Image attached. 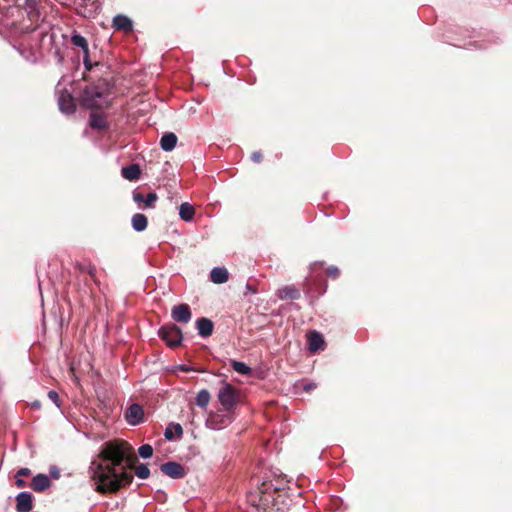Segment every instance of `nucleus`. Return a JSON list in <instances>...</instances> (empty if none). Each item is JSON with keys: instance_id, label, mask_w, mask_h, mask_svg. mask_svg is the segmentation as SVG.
<instances>
[{"instance_id": "nucleus-20", "label": "nucleus", "mask_w": 512, "mask_h": 512, "mask_svg": "<svg viewBox=\"0 0 512 512\" xmlns=\"http://www.w3.org/2000/svg\"><path fill=\"white\" fill-rule=\"evenodd\" d=\"M183 434V429L180 424H170L165 429L164 436L167 440H173L175 436L181 437Z\"/></svg>"}, {"instance_id": "nucleus-35", "label": "nucleus", "mask_w": 512, "mask_h": 512, "mask_svg": "<svg viewBox=\"0 0 512 512\" xmlns=\"http://www.w3.org/2000/svg\"><path fill=\"white\" fill-rule=\"evenodd\" d=\"M51 474L55 477V478H58L59 477V472L55 469L51 470Z\"/></svg>"}, {"instance_id": "nucleus-1", "label": "nucleus", "mask_w": 512, "mask_h": 512, "mask_svg": "<svg viewBox=\"0 0 512 512\" xmlns=\"http://www.w3.org/2000/svg\"><path fill=\"white\" fill-rule=\"evenodd\" d=\"M137 461L134 448L127 441L114 439L105 442L89 467L95 490L100 493H114L129 485L133 480V469L140 479L148 478V466H135Z\"/></svg>"}, {"instance_id": "nucleus-33", "label": "nucleus", "mask_w": 512, "mask_h": 512, "mask_svg": "<svg viewBox=\"0 0 512 512\" xmlns=\"http://www.w3.org/2000/svg\"><path fill=\"white\" fill-rule=\"evenodd\" d=\"M177 370H180V371H183V372H188V371H190V368H188L185 365H180V366L177 367Z\"/></svg>"}, {"instance_id": "nucleus-18", "label": "nucleus", "mask_w": 512, "mask_h": 512, "mask_svg": "<svg viewBox=\"0 0 512 512\" xmlns=\"http://www.w3.org/2000/svg\"><path fill=\"white\" fill-rule=\"evenodd\" d=\"M141 170L138 165L132 164L122 168V176L130 181L137 180L140 177Z\"/></svg>"}, {"instance_id": "nucleus-27", "label": "nucleus", "mask_w": 512, "mask_h": 512, "mask_svg": "<svg viewBox=\"0 0 512 512\" xmlns=\"http://www.w3.org/2000/svg\"><path fill=\"white\" fill-rule=\"evenodd\" d=\"M138 453H139L140 457L147 459L153 455V448L149 444H144L139 447Z\"/></svg>"}, {"instance_id": "nucleus-3", "label": "nucleus", "mask_w": 512, "mask_h": 512, "mask_svg": "<svg viewBox=\"0 0 512 512\" xmlns=\"http://www.w3.org/2000/svg\"><path fill=\"white\" fill-rule=\"evenodd\" d=\"M233 420L231 411H225L223 409L212 412L206 419V426L213 430H221L227 427Z\"/></svg>"}, {"instance_id": "nucleus-17", "label": "nucleus", "mask_w": 512, "mask_h": 512, "mask_svg": "<svg viewBox=\"0 0 512 512\" xmlns=\"http://www.w3.org/2000/svg\"><path fill=\"white\" fill-rule=\"evenodd\" d=\"M177 143V136L174 133H165L161 140L160 145L164 151H171L175 148Z\"/></svg>"}, {"instance_id": "nucleus-6", "label": "nucleus", "mask_w": 512, "mask_h": 512, "mask_svg": "<svg viewBox=\"0 0 512 512\" xmlns=\"http://www.w3.org/2000/svg\"><path fill=\"white\" fill-rule=\"evenodd\" d=\"M126 421L133 426H136L143 422L144 411L139 404L130 405L125 412Z\"/></svg>"}, {"instance_id": "nucleus-21", "label": "nucleus", "mask_w": 512, "mask_h": 512, "mask_svg": "<svg viewBox=\"0 0 512 512\" xmlns=\"http://www.w3.org/2000/svg\"><path fill=\"white\" fill-rule=\"evenodd\" d=\"M71 41L75 46H78L83 50V52L85 54L84 61H85V63H87V57H88V52H89L87 40L79 34H74L71 37Z\"/></svg>"}, {"instance_id": "nucleus-24", "label": "nucleus", "mask_w": 512, "mask_h": 512, "mask_svg": "<svg viewBox=\"0 0 512 512\" xmlns=\"http://www.w3.org/2000/svg\"><path fill=\"white\" fill-rule=\"evenodd\" d=\"M210 398V393L206 389H203L198 392L195 401L199 407L206 408L209 404Z\"/></svg>"}, {"instance_id": "nucleus-25", "label": "nucleus", "mask_w": 512, "mask_h": 512, "mask_svg": "<svg viewBox=\"0 0 512 512\" xmlns=\"http://www.w3.org/2000/svg\"><path fill=\"white\" fill-rule=\"evenodd\" d=\"M90 125L93 128L103 129L106 126L105 118L99 114H92L90 119Z\"/></svg>"}, {"instance_id": "nucleus-11", "label": "nucleus", "mask_w": 512, "mask_h": 512, "mask_svg": "<svg viewBox=\"0 0 512 512\" xmlns=\"http://www.w3.org/2000/svg\"><path fill=\"white\" fill-rule=\"evenodd\" d=\"M113 26L115 29L126 33L131 32L133 29L132 21L127 16L121 14L114 17Z\"/></svg>"}, {"instance_id": "nucleus-12", "label": "nucleus", "mask_w": 512, "mask_h": 512, "mask_svg": "<svg viewBox=\"0 0 512 512\" xmlns=\"http://www.w3.org/2000/svg\"><path fill=\"white\" fill-rule=\"evenodd\" d=\"M229 274L226 268L216 267L210 273V279L215 284H222L228 280Z\"/></svg>"}, {"instance_id": "nucleus-29", "label": "nucleus", "mask_w": 512, "mask_h": 512, "mask_svg": "<svg viewBox=\"0 0 512 512\" xmlns=\"http://www.w3.org/2000/svg\"><path fill=\"white\" fill-rule=\"evenodd\" d=\"M251 158H252V160H253L254 162H257V163H258V162H260V161H261V159H262V154H261L260 152H254V153L252 154Z\"/></svg>"}, {"instance_id": "nucleus-31", "label": "nucleus", "mask_w": 512, "mask_h": 512, "mask_svg": "<svg viewBox=\"0 0 512 512\" xmlns=\"http://www.w3.org/2000/svg\"><path fill=\"white\" fill-rule=\"evenodd\" d=\"M328 273L332 276H337L338 275V269L336 267H332V268H329L328 269Z\"/></svg>"}, {"instance_id": "nucleus-9", "label": "nucleus", "mask_w": 512, "mask_h": 512, "mask_svg": "<svg viewBox=\"0 0 512 512\" xmlns=\"http://www.w3.org/2000/svg\"><path fill=\"white\" fill-rule=\"evenodd\" d=\"M16 509L18 512H30L32 510V496L27 492L18 494Z\"/></svg>"}, {"instance_id": "nucleus-5", "label": "nucleus", "mask_w": 512, "mask_h": 512, "mask_svg": "<svg viewBox=\"0 0 512 512\" xmlns=\"http://www.w3.org/2000/svg\"><path fill=\"white\" fill-rule=\"evenodd\" d=\"M263 487H265L264 490H259L260 495L259 497L255 493L249 494V501L252 505L261 508L263 510H266L271 503V500H273L271 493L268 492V487H266V483L262 484Z\"/></svg>"}, {"instance_id": "nucleus-4", "label": "nucleus", "mask_w": 512, "mask_h": 512, "mask_svg": "<svg viewBox=\"0 0 512 512\" xmlns=\"http://www.w3.org/2000/svg\"><path fill=\"white\" fill-rule=\"evenodd\" d=\"M159 336L170 347H175V346L179 345L182 341V332L174 324L163 326L159 330Z\"/></svg>"}, {"instance_id": "nucleus-34", "label": "nucleus", "mask_w": 512, "mask_h": 512, "mask_svg": "<svg viewBox=\"0 0 512 512\" xmlns=\"http://www.w3.org/2000/svg\"><path fill=\"white\" fill-rule=\"evenodd\" d=\"M88 273H89L92 277H94V274H95V268H94V267H89V269H88Z\"/></svg>"}, {"instance_id": "nucleus-7", "label": "nucleus", "mask_w": 512, "mask_h": 512, "mask_svg": "<svg viewBox=\"0 0 512 512\" xmlns=\"http://www.w3.org/2000/svg\"><path fill=\"white\" fill-rule=\"evenodd\" d=\"M161 471L174 479L183 478L186 475L185 468L177 462H167L161 465Z\"/></svg>"}, {"instance_id": "nucleus-22", "label": "nucleus", "mask_w": 512, "mask_h": 512, "mask_svg": "<svg viewBox=\"0 0 512 512\" xmlns=\"http://www.w3.org/2000/svg\"><path fill=\"white\" fill-rule=\"evenodd\" d=\"M132 226L134 230L140 232L146 229L147 227V218L144 214L137 213L132 217Z\"/></svg>"}, {"instance_id": "nucleus-32", "label": "nucleus", "mask_w": 512, "mask_h": 512, "mask_svg": "<svg viewBox=\"0 0 512 512\" xmlns=\"http://www.w3.org/2000/svg\"><path fill=\"white\" fill-rule=\"evenodd\" d=\"M16 485H17L19 488H22V487H24V486L26 485V482H25L24 480H22V479L17 478V479H16Z\"/></svg>"}, {"instance_id": "nucleus-23", "label": "nucleus", "mask_w": 512, "mask_h": 512, "mask_svg": "<svg viewBox=\"0 0 512 512\" xmlns=\"http://www.w3.org/2000/svg\"><path fill=\"white\" fill-rule=\"evenodd\" d=\"M194 208L188 203H182L179 208V215L182 220L190 221L194 216Z\"/></svg>"}, {"instance_id": "nucleus-30", "label": "nucleus", "mask_w": 512, "mask_h": 512, "mask_svg": "<svg viewBox=\"0 0 512 512\" xmlns=\"http://www.w3.org/2000/svg\"><path fill=\"white\" fill-rule=\"evenodd\" d=\"M30 474V470L28 468H21L17 472V476H28Z\"/></svg>"}, {"instance_id": "nucleus-10", "label": "nucleus", "mask_w": 512, "mask_h": 512, "mask_svg": "<svg viewBox=\"0 0 512 512\" xmlns=\"http://www.w3.org/2000/svg\"><path fill=\"white\" fill-rule=\"evenodd\" d=\"M58 104L60 110L67 114L72 113L75 109L73 97L66 92L60 94Z\"/></svg>"}, {"instance_id": "nucleus-8", "label": "nucleus", "mask_w": 512, "mask_h": 512, "mask_svg": "<svg viewBox=\"0 0 512 512\" xmlns=\"http://www.w3.org/2000/svg\"><path fill=\"white\" fill-rule=\"evenodd\" d=\"M172 318L177 322L187 323L191 319V311L187 304H180L172 309Z\"/></svg>"}, {"instance_id": "nucleus-13", "label": "nucleus", "mask_w": 512, "mask_h": 512, "mask_svg": "<svg viewBox=\"0 0 512 512\" xmlns=\"http://www.w3.org/2000/svg\"><path fill=\"white\" fill-rule=\"evenodd\" d=\"M309 350L316 352L323 348L324 340L320 333L314 331L308 335Z\"/></svg>"}, {"instance_id": "nucleus-15", "label": "nucleus", "mask_w": 512, "mask_h": 512, "mask_svg": "<svg viewBox=\"0 0 512 512\" xmlns=\"http://www.w3.org/2000/svg\"><path fill=\"white\" fill-rule=\"evenodd\" d=\"M277 295L282 300H293L299 298L300 293L294 286H284L278 290Z\"/></svg>"}, {"instance_id": "nucleus-2", "label": "nucleus", "mask_w": 512, "mask_h": 512, "mask_svg": "<svg viewBox=\"0 0 512 512\" xmlns=\"http://www.w3.org/2000/svg\"><path fill=\"white\" fill-rule=\"evenodd\" d=\"M217 397L225 411H232L238 402L239 393L232 385L224 383L219 389Z\"/></svg>"}, {"instance_id": "nucleus-26", "label": "nucleus", "mask_w": 512, "mask_h": 512, "mask_svg": "<svg viewBox=\"0 0 512 512\" xmlns=\"http://www.w3.org/2000/svg\"><path fill=\"white\" fill-rule=\"evenodd\" d=\"M231 365L233 369L239 374L248 375L251 372V368L243 362L233 360Z\"/></svg>"}, {"instance_id": "nucleus-28", "label": "nucleus", "mask_w": 512, "mask_h": 512, "mask_svg": "<svg viewBox=\"0 0 512 512\" xmlns=\"http://www.w3.org/2000/svg\"><path fill=\"white\" fill-rule=\"evenodd\" d=\"M48 398L56 404V406L60 407L59 395L56 391H49Z\"/></svg>"}, {"instance_id": "nucleus-16", "label": "nucleus", "mask_w": 512, "mask_h": 512, "mask_svg": "<svg viewBox=\"0 0 512 512\" xmlns=\"http://www.w3.org/2000/svg\"><path fill=\"white\" fill-rule=\"evenodd\" d=\"M198 333L203 336L207 337L212 334L213 331V323L211 320L207 318H200L196 322Z\"/></svg>"}, {"instance_id": "nucleus-14", "label": "nucleus", "mask_w": 512, "mask_h": 512, "mask_svg": "<svg viewBox=\"0 0 512 512\" xmlns=\"http://www.w3.org/2000/svg\"><path fill=\"white\" fill-rule=\"evenodd\" d=\"M50 485V480L47 475L38 474L32 479L31 487L34 491H44Z\"/></svg>"}, {"instance_id": "nucleus-19", "label": "nucleus", "mask_w": 512, "mask_h": 512, "mask_svg": "<svg viewBox=\"0 0 512 512\" xmlns=\"http://www.w3.org/2000/svg\"><path fill=\"white\" fill-rule=\"evenodd\" d=\"M158 197L155 193H149L146 198L141 193H134L133 194V200L136 203H144L145 207H153L155 202L157 201Z\"/></svg>"}]
</instances>
